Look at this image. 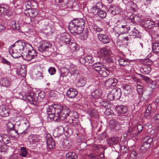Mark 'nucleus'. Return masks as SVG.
I'll return each instance as SVG.
<instances>
[{"label":"nucleus","instance_id":"obj_1","mask_svg":"<svg viewBox=\"0 0 159 159\" xmlns=\"http://www.w3.org/2000/svg\"><path fill=\"white\" fill-rule=\"evenodd\" d=\"M21 98L24 100H26L29 102L30 103L33 104L34 105H37V101L39 100L41 101L43 100L45 97V93L43 91L36 92L35 93H32L29 92L26 93L24 91H22L19 93Z\"/></svg>","mask_w":159,"mask_h":159},{"label":"nucleus","instance_id":"obj_2","mask_svg":"<svg viewBox=\"0 0 159 159\" xmlns=\"http://www.w3.org/2000/svg\"><path fill=\"white\" fill-rule=\"evenodd\" d=\"M27 44L24 41H18L9 47L8 52L13 58H19L22 55L24 47Z\"/></svg>","mask_w":159,"mask_h":159},{"label":"nucleus","instance_id":"obj_3","mask_svg":"<svg viewBox=\"0 0 159 159\" xmlns=\"http://www.w3.org/2000/svg\"><path fill=\"white\" fill-rule=\"evenodd\" d=\"M84 25L85 21L83 19H75L70 22L68 28L71 34L76 35L83 30Z\"/></svg>","mask_w":159,"mask_h":159},{"label":"nucleus","instance_id":"obj_4","mask_svg":"<svg viewBox=\"0 0 159 159\" xmlns=\"http://www.w3.org/2000/svg\"><path fill=\"white\" fill-rule=\"evenodd\" d=\"M70 109L66 107H63L62 106L54 104L50 106L47 109V113L48 116L51 115H65L66 112H70Z\"/></svg>","mask_w":159,"mask_h":159},{"label":"nucleus","instance_id":"obj_5","mask_svg":"<svg viewBox=\"0 0 159 159\" xmlns=\"http://www.w3.org/2000/svg\"><path fill=\"white\" fill-rule=\"evenodd\" d=\"M93 68L103 77H107L110 73L109 70L105 68L102 62H97L94 63Z\"/></svg>","mask_w":159,"mask_h":159},{"label":"nucleus","instance_id":"obj_6","mask_svg":"<svg viewBox=\"0 0 159 159\" xmlns=\"http://www.w3.org/2000/svg\"><path fill=\"white\" fill-rule=\"evenodd\" d=\"M102 3L99 2L97 3L95 6H93L92 9V11L94 15H97L101 18L105 17L106 16V13L103 10H101L99 8L100 6L102 5Z\"/></svg>","mask_w":159,"mask_h":159},{"label":"nucleus","instance_id":"obj_7","mask_svg":"<svg viewBox=\"0 0 159 159\" xmlns=\"http://www.w3.org/2000/svg\"><path fill=\"white\" fill-rule=\"evenodd\" d=\"M118 62L120 66L125 67L124 69L126 72H129L131 70V64L127 59L120 58L118 60Z\"/></svg>","mask_w":159,"mask_h":159},{"label":"nucleus","instance_id":"obj_8","mask_svg":"<svg viewBox=\"0 0 159 159\" xmlns=\"http://www.w3.org/2000/svg\"><path fill=\"white\" fill-rule=\"evenodd\" d=\"M144 140L145 142L141 146L140 149L142 152H145L150 147V143L152 142L153 139L152 138L148 137L145 138Z\"/></svg>","mask_w":159,"mask_h":159},{"label":"nucleus","instance_id":"obj_9","mask_svg":"<svg viewBox=\"0 0 159 159\" xmlns=\"http://www.w3.org/2000/svg\"><path fill=\"white\" fill-rule=\"evenodd\" d=\"M110 54V50L105 47L100 48L97 52L98 56L99 57H106Z\"/></svg>","mask_w":159,"mask_h":159},{"label":"nucleus","instance_id":"obj_10","mask_svg":"<svg viewBox=\"0 0 159 159\" xmlns=\"http://www.w3.org/2000/svg\"><path fill=\"white\" fill-rule=\"evenodd\" d=\"M52 44L46 41H42L41 45L38 47V50L43 52L46 51L48 49L52 47Z\"/></svg>","mask_w":159,"mask_h":159},{"label":"nucleus","instance_id":"obj_11","mask_svg":"<svg viewBox=\"0 0 159 159\" xmlns=\"http://www.w3.org/2000/svg\"><path fill=\"white\" fill-rule=\"evenodd\" d=\"M118 82L117 80L115 78L109 79L106 81L105 85L107 88H112L116 86Z\"/></svg>","mask_w":159,"mask_h":159},{"label":"nucleus","instance_id":"obj_12","mask_svg":"<svg viewBox=\"0 0 159 159\" xmlns=\"http://www.w3.org/2000/svg\"><path fill=\"white\" fill-rule=\"evenodd\" d=\"M75 112L71 111L66 112L65 115H63V120H65L66 122L70 123L72 121V120L74 118V113Z\"/></svg>","mask_w":159,"mask_h":159},{"label":"nucleus","instance_id":"obj_13","mask_svg":"<svg viewBox=\"0 0 159 159\" xmlns=\"http://www.w3.org/2000/svg\"><path fill=\"white\" fill-rule=\"evenodd\" d=\"M10 109L7 107L2 105L0 106V116L5 117L9 116Z\"/></svg>","mask_w":159,"mask_h":159},{"label":"nucleus","instance_id":"obj_14","mask_svg":"<svg viewBox=\"0 0 159 159\" xmlns=\"http://www.w3.org/2000/svg\"><path fill=\"white\" fill-rule=\"evenodd\" d=\"M109 127L112 131L119 130L120 128V125L115 120H111L109 121Z\"/></svg>","mask_w":159,"mask_h":159},{"label":"nucleus","instance_id":"obj_15","mask_svg":"<svg viewBox=\"0 0 159 159\" xmlns=\"http://www.w3.org/2000/svg\"><path fill=\"white\" fill-rule=\"evenodd\" d=\"M98 40L104 44L109 43L110 41V38L109 37L105 34H99L98 35Z\"/></svg>","mask_w":159,"mask_h":159},{"label":"nucleus","instance_id":"obj_16","mask_svg":"<svg viewBox=\"0 0 159 159\" xmlns=\"http://www.w3.org/2000/svg\"><path fill=\"white\" fill-rule=\"evenodd\" d=\"M25 11V13L27 14V15L32 18L36 17L38 14V10L34 8H28V9Z\"/></svg>","mask_w":159,"mask_h":159},{"label":"nucleus","instance_id":"obj_17","mask_svg":"<svg viewBox=\"0 0 159 159\" xmlns=\"http://www.w3.org/2000/svg\"><path fill=\"white\" fill-rule=\"evenodd\" d=\"M47 144L48 148L49 149L54 148L55 147V143L54 140L50 134L46 135Z\"/></svg>","mask_w":159,"mask_h":159},{"label":"nucleus","instance_id":"obj_18","mask_svg":"<svg viewBox=\"0 0 159 159\" xmlns=\"http://www.w3.org/2000/svg\"><path fill=\"white\" fill-rule=\"evenodd\" d=\"M11 83L9 79L3 78L0 80V85L3 87L8 88L10 87Z\"/></svg>","mask_w":159,"mask_h":159},{"label":"nucleus","instance_id":"obj_19","mask_svg":"<svg viewBox=\"0 0 159 159\" xmlns=\"http://www.w3.org/2000/svg\"><path fill=\"white\" fill-rule=\"evenodd\" d=\"M37 53L34 49L29 51L27 54L25 55V57L26 60L29 61L34 58H36Z\"/></svg>","mask_w":159,"mask_h":159},{"label":"nucleus","instance_id":"obj_20","mask_svg":"<svg viewBox=\"0 0 159 159\" xmlns=\"http://www.w3.org/2000/svg\"><path fill=\"white\" fill-rule=\"evenodd\" d=\"M78 92L75 89L70 88L67 91L66 94V96L70 98H75L78 94Z\"/></svg>","mask_w":159,"mask_h":159},{"label":"nucleus","instance_id":"obj_21","mask_svg":"<svg viewBox=\"0 0 159 159\" xmlns=\"http://www.w3.org/2000/svg\"><path fill=\"white\" fill-rule=\"evenodd\" d=\"M119 138L118 137L109 138L107 140V144L110 146L117 144L119 142Z\"/></svg>","mask_w":159,"mask_h":159},{"label":"nucleus","instance_id":"obj_22","mask_svg":"<svg viewBox=\"0 0 159 159\" xmlns=\"http://www.w3.org/2000/svg\"><path fill=\"white\" fill-rule=\"evenodd\" d=\"M60 40L63 43L69 44L70 43V36L67 34H62L60 38Z\"/></svg>","mask_w":159,"mask_h":159},{"label":"nucleus","instance_id":"obj_23","mask_svg":"<svg viewBox=\"0 0 159 159\" xmlns=\"http://www.w3.org/2000/svg\"><path fill=\"white\" fill-rule=\"evenodd\" d=\"M108 12L113 15H115L118 14L120 12V10L118 7L111 5L109 7Z\"/></svg>","mask_w":159,"mask_h":159},{"label":"nucleus","instance_id":"obj_24","mask_svg":"<svg viewBox=\"0 0 159 159\" xmlns=\"http://www.w3.org/2000/svg\"><path fill=\"white\" fill-rule=\"evenodd\" d=\"M154 22L151 21L150 20L145 19L143 21L142 24L145 27L148 29L152 28L154 25Z\"/></svg>","mask_w":159,"mask_h":159},{"label":"nucleus","instance_id":"obj_25","mask_svg":"<svg viewBox=\"0 0 159 159\" xmlns=\"http://www.w3.org/2000/svg\"><path fill=\"white\" fill-rule=\"evenodd\" d=\"M112 91L115 100H118L120 98L121 95L120 89L117 88H115L112 90Z\"/></svg>","mask_w":159,"mask_h":159},{"label":"nucleus","instance_id":"obj_26","mask_svg":"<svg viewBox=\"0 0 159 159\" xmlns=\"http://www.w3.org/2000/svg\"><path fill=\"white\" fill-rule=\"evenodd\" d=\"M88 24L89 26L91 27L94 31L98 32H101L103 30V29L102 28H100L97 26L94 23H91L90 22H88Z\"/></svg>","mask_w":159,"mask_h":159},{"label":"nucleus","instance_id":"obj_27","mask_svg":"<svg viewBox=\"0 0 159 159\" xmlns=\"http://www.w3.org/2000/svg\"><path fill=\"white\" fill-rule=\"evenodd\" d=\"M86 82V79L83 76L79 78L76 83V84L78 87L84 86Z\"/></svg>","mask_w":159,"mask_h":159},{"label":"nucleus","instance_id":"obj_28","mask_svg":"<svg viewBox=\"0 0 159 159\" xmlns=\"http://www.w3.org/2000/svg\"><path fill=\"white\" fill-rule=\"evenodd\" d=\"M130 34L131 35L138 38H141V34L138 30V27H134L131 31Z\"/></svg>","mask_w":159,"mask_h":159},{"label":"nucleus","instance_id":"obj_29","mask_svg":"<svg viewBox=\"0 0 159 159\" xmlns=\"http://www.w3.org/2000/svg\"><path fill=\"white\" fill-rule=\"evenodd\" d=\"M74 114V118L72 120V122L70 123V124L74 127L76 128L79 125V120L78 118V115L77 113L76 112H75Z\"/></svg>","mask_w":159,"mask_h":159},{"label":"nucleus","instance_id":"obj_30","mask_svg":"<svg viewBox=\"0 0 159 159\" xmlns=\"http://www.w3.org/2000/svg\"><path fill=\"white\" fill-rule=\"evenodd\" d=\"M151 70V67L148 66L146 65L143 64L140 69V71L142 74H147L150 73Z\"/></svg>","mask_w":159,"mask_h":159},{"label":"nucleus","instance_id":"obj_31","mask_svg":"<svg viewBox=\"0 0 159 159\" xmlns=\"http://www.w3.org/2000/svg\"><path fill=\"white\" fill-rule=\"evenodd\" d=\"M61 76L62 78L66 76L69 73V69L65 67H62L60 69Z\"/></svg>","mask_w":159,"mask_h":159},{"label":"nucleus","instance_id":"obj_32","mask_svg":"<svg viewBox=\"0 0 159 159\" xmlns=\"http://www.w3.org/2000/svg\"><path fill=\"white\" fill-rule=\"evenodd\" d=\"M116 110L119 116L125 113L127 111V108L125 107L120 106L116 107Z\"/></svg>","mask_w":159,"mask_h":159},{"label":"nucleus","instance_id":"obj_33","mask_svg":"<svg viewBox=\"0 0 159 159\" xmlns=\"http://www.w3.org/2000/svg\"><path fill=\"white\" fill-rule=\"evenodd\" d=\"M79 34H80V39L83 40L86 39L88 36V31L87 29L84 28L81 32Z\"/></svg>","mask_w":159,"mask_h":159},{"label":"nucleus","instance_id":"obj_34","mask_svg":"<svg viewBox=\"0 0 159 159\" xmlns=\"http://www.w3.org/2000/svg\"><path fill=\"white\" fill-rule=\"evenodd\" d=\"M48 117H49L51 119L52 118L53 120L54 121H59L60 119L63 120L62 118H63V115H56V114H53L51 115L50 116H48Z\"/></svg>","mask_w":159,"mask_h":159},{"label":"nucleus","instance_id":"obj_35","mask_svg":"<svg viewBox=\"0 0 159 159\" xmlns=\"http://www.w3.org/2000/svg\"><path fill=\"white\" fill-rule=\"evenodd\" d=\"M29 140L31 143L37 142L39 141V138L36 135L32 134L29 137Z\"/></svg>","mask_w":159,"mask_h":159},{"label":"nucleus","instance_id":"obj_36","mask_svg":"<svg viewBox=\"0 0 159 159\" xmlns=\"http://www.w3.org/2000/svg\"><path fill=\"white\" fill-rule=\"evenodd\" d=\"M26 69L25 67L24 68L22 67H20L18 69L17 71V74L18 75H20L22 77L25 76L26 75Z\"/></svg>","mask_w":159,"mask_h":159},{"label":"nucleus","instance_id":"obj_37","mask_svg":"<svg viewBox=\"0 0 159 159\" xmlns=\"http://www.w3.org/2000/svg\"><path fill=\"white\" fill-rule=\"evenodd\" d=\"M152 50L155 54H157L159 52V43L155 42L153 43Z\"/></svg>","mask_w":159,"mask_h":159},{"label":"nucleus","instance_id":"obj_38","mask_svg":"<svg viewBox=\"0 0 159 159\" xmlns=\"http://www.w3.org/2000/svg\"><path fill=\"white\" fill-rule=\"evenodd\" d=\"M102 93V91L101 90L97 89L92 93V96L94 98L96 99L100 97Z\"/></svg>","mask_w":159,"mask_h":159},{"label":"nucleus","instance_id":"obj_39","mask_svg":"<svg viewBox=\"0 0 159 159\" xmlns=\"http://www.w3.org/2000/svg\"><path fill=\"white\" fill-rule=\"evenodd\" d=\"M66 159H77V155L73 152H70L66 154Z\"/></svg>","mask_w":159,"mask_h":159},{"label":"nucleus","instance_id":"obj_40","mask_svg":"<svg viewBox=\"0 0 159 159\" xmlns=\"http://www.w3.org/2000/svg\"><path fill=\"white\" fill-rule=\"evenodd\" d=\"M8 7H0V16H2L5 15H8Z\"/></svg>","mask_w":159,"mask_h":159},{"label":"nucleus","instance_id":"obj_41","mask_svg":"<svg viewBox=\"0 0 159 159\" xmlns=\"http://www.w3.org/2000/svg\"><path fill=\"white\" fill-rule=\"evenodd\" d=\"M125 21L124 20H118L115 24L114 28H115L116 27H117L119 28L120 29V30L122 27H123V25L125 24Z\"/></svg>","mask_w":159,"mask_h":159},{"label":"nucleus","instance_id":"obj_42","mask_svg":"<svg viewBox=\"0 0 159 159\" xmlns=\"http://www.w3.org/2000/svg\"><path fill=\"white\" fill-rule=\"evenodd\" d=\"M27 154L28 152L26 148L24 147H21L20 150V156L23 157H26Z\"/></svg>","mask_w":159,"mask_h":159},{"label":"nucleus","instance_id":"obj_43","mask_svg":"<svg viewBox=\"0 0 159 159\" xmlns=\"http://www.w3.org/2000/svg\"><path fill=\"white\" fill-rule=\"evenodd\" d=\"M74 1L73 0H68L67 2L64 3V4H66L67 7L70 8H73L74 6L76 5L75 2H74Z\"/></svg>","mask_w":159,"mask_h":159},{"label":"nucleus","instance_id":"obj_44","mask_svg":"<svg viewBox=\"0 0 159 159\" xmlns=\"http://www.w3.org/2000/svg\"><path fill=\"white\" fill-rule=\"evenodd\" d=\"M123 26L120 30L122 31V33L124 34L128 33L130 30V27L127 25L126 23H125Z\"/></svg>","mask_w":159,"mask_h":159},{"label":"nucleus","instance_id":"obj_45","mask_svg":"<svg viewBox=\"0 0 159 159\" xmlns=\"http://www.w3.org/2000/svg\"><path fill=\"white\" fill-rule=\"evenodd\" d=\"M34 77L37 79H42L43 76L42 71H37L34 75Z\"/></svg>","mask_w":159,"mask_h":159},{"label":"nucleus","instance_id":"obj_46","mask_svg":"<svg viewBox=\"0 0 159 159\" xmlns=\"http://www.w3.org/2000/svg\"><path fill=\"white\" fill-rule=\"evenodd\" d=\"M23 126L25 128V129L22 133L24 134H26L27 133L28 130L29 129L30 127V125L29 121H26L24 123Z\"/></svg>","mask_w":159,"mask_h":159},{"label":"nucleus","instance_id":"obj_47","mask_svg":"<svg viewBox=\"0 0 159 159\" xmlns=\"http://www.w3.org/2000/svg\"><path fill=\"white\" fill-rule=\"evenodd\" d=\"M76 67L75 65H71L70 66L69 70V73L71 74H74L76 73Z\"/></svg>","mask_w":159,"mask_h":159},{"label":"nucleus","instance_id":"obj_48","mask_svg":"<svg viewBox=\"0 0 159 159\" xmlns=\"http://www.w3.org/2000/svg\"><path fill=\"white\" fill-rule=\"evenodd\" d=\"M151 105L149 104L147 107V109L145 111V116L147 118H148L149 117H150L149 115L150 113V111L151 110Z\"/></svg>","mask_w":159,"mask_h":159},{"label":"nucleus","instance_id":"obj_49","mask_svg":"<svg viewBox=\"0 0 159 159\" xmlns=\"http://www.w3.org/2000/svg\"><path fill=\"white\" fill-rule=\"evenodd\" d=\"M85 57V59L86 61V63L87 64L92 63L93 60V57L90 56H87Z\"/></svg>","mask_w":159,"mask_h":159},{"label":"nucleus","instance_id":"obj_50","mask_svg":"<svg viewBox=\"0 0 159 159\" xmlns=\"http://www.w3.org/2000/svg\"><path fill=\"white\" fill-rule=\"evenodd\" d=\"M11 24L12 27L13 29L17 30L20 29V25L17 22H16L15 21H13L12 22Z\"/></svg>","mask_w":159,"mask_h":159},{"label":"nucleus","instance_id":"obj_51","mask_svg":"<svg viewBox=\"0 0 159 159\" xmlns=\"http://www.w3.org/2000/svg\"><path fill=\"white\" fill-rule=\"evenodd\" d=\"M107 98L109 101L115 100L112 90L108 93L107 96Z\"/></svg>","mask_w":159,"mask_h":159},{"label":"nucleus","instance_id":"obj_52","mask_svg":"<svg viewBox=\"0 0 159 159\" xmlns=\"http://www.w3.org/2000/svg\"><path fill=\"white\" fill-rule=\"evenodd\" d=\"M56 70L55 68L53 67H50L48 69V71L51 75H53L56 73Z\"/></svg>","mask_w":159,"mask_h":159},{"label":"nucleus","instance_id":"obj_53","mask_svg":"<svg viewBox=\"0 0 159 159\" xmlns=\"http://www.w3.org/2000/svg\"><path fill=\"white\" fill-rule=\"evenodd\" d=\"M70 43H71L70 44V48L73 50H76L77 45L76 43L72 42Z\"/></svg>","mask_w":159,"mask_h":159},{"label":"nucleus","instance_id":"obj_54","mask_svg":"<svg viewBox=\"0 0 159 159\" xmlns=\"http://www.w3.org/2000/svg\"><path fill=\"white\" fill-rule=\"evenodd\" d=\"M137 155V153L135 151H132L130 154V159H136Z\"/></svg>","mask_w":159,"mask_h":159},{"label":"nucleus","instance_id":"obj_55","mask_svg":"<svg viewBox=\"0 0 159 159\" xmlns=\"http://www.w3.org/2000/svg\"><path fill=\"white\" fill-rule=\"evenodd\" d=\"M122 88L124 91H130L131 89L130 86L127 84L123 85Z\"/></svg>","mask_w":159,"mask_h":159},{"label":"nucleus","instance_id":"obj_56","mask_svg":"<svg viewBox=\"0 0 159 159\" xmlns=\"http://www.w3.org/2000/svg\"><path fill=\"white\" fill-rule=\"evenodd\" d=\"M153 62L150 60H147L144 61V65H146L148 66H150L152 65Z\"/></svg>","mask_w":159,"mask_h":159},{"label":"nucleus","instance_id":"obj_57","mask_svg":"<svg viewBox=\"0 0 159 159\" xmlns=\"http://www.w3.org/2000/svg\"><path fill=\"white\" fill-rule=\"evenodd\" d=\"M7 125L9 128L10 129H11V130H12L14 132H15L17 134H18L17 130H14L13 129L14 125L13 124H12V123H11V122H8L7 124Z\"/></svg>","mask_w":159,"mask_h":159},{"label":"nucleus","instance_id":"obj_58","mask_svg":"<svg viewBox=\"0 0 159 159\" xmlns=\"http://www.w3.org/2000/svg\"><path fill=\"white\" fill-rule=\"evenodd\" d=\"M107 136V134L106 133L104 132L99 135L98 138L101 140L105 139Z\"/></svg>","mask_w":159,"mask_h":159},{"label":"nucleus","instance_id":"obj_59","mask_svg":"<svg viewBox=\"0 0 159 159\" xmlns=\"http://www.w3.org/2000/svg\"><path fill=\"white\" fill-rule=\"evenodd\" d=\"M136 129V127L134 126H129V129L127 131L128 133H130L132 132H134Z\"/></svg>","mask_w":159,"mask_h":159},{"label":"nucleus","instance_id":"obj_60","mask_svg":"<svg viewBox=\"0 0 159 159\" xmlns=\"http://www.w3.org/2000/svg\"><path fill=\"white\" fill-rule=\"evenodd\" d=\"M106 58L107 61L109 62L113 63L115 58L114 57H110L109 55L108 57H106Z\"/></svg>","mask_w":159,"mask_h":159},{"label":"nucleus","instance_id":"obj_61","mask_svg":"<svg viewBox=\"0 0 159 159\" xmlns=\"http://www.w3.org/2000/svg\"><path fill=\"white\" fill-rule=\"evenodd\" d=\"M2 62L4 64H5L9 66H10L11 63L8 60L4 59V58H2Z\"/></svg>","mask_w":159,"mask_h":159},{"label":"nucleus","instance_id":"obj_62","mask_svg":"<svg viewBox=\"0 0 159 159\" xmlns=\"http://www.w3.org/2000/svg\"><path fill=\"white\" fill-rule=\"evenodd\" d=\"M58 130L61 132L60 134H62L64 132V128L61 125L59 126L58 127Z\"/></svg>","mask_w":159,"mask_h":159},{"label":"nucleus","instance_id":"obj_63","mask_svg":"<svg viewBox=\"0 0 159 159\" xmlns=\"http://www.w3.org/2000/svg\"><path fill=\"white\" fill-rule=\"evenodd\" d=\"M79 62L82 64H84L86 63V61L84 57H81L79 59Z\"/></svg>","mask_w":159,"mask_h":159},{"label":"nucleus","instance_id":"obj_64","mask_svg":"<svg viewBox=\"0 0 159 159\" xmlns=\"http://www.w3.org/2000/svg\"><path fill=\"white\" fill-rule=\"evenodd\" d=\"M68 0H55V1L56 3L59 4L61 3H64L67 2Z\"/></svg>","mask_w":159,"mask_h":159}]
</instances>
